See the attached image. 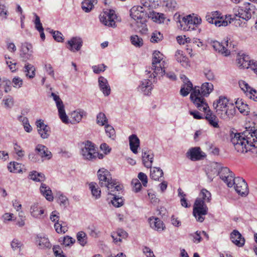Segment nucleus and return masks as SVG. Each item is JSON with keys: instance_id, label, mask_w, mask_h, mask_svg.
Segmentation results:
<instances>
[{"instance_id": "57", "label": "nucleus", "mask_w": 257, "mask_h": 257, "mask_svg": "<svg viewBox=\"0 0 257 257\" xmlns=\"http://www.w3.org/2000/svg\"><path fill=\"white\" fill-rule=\"evenodd\" d=\"M111 203L114 206L119 207L122 205L123 200L121 197H118L116 195H115L111 200Z\"/></svg>"}, {"instance_id": "38", "label": "nucleus", "mask_w": 257, "mask_h": 257, "mask_svg": "<svg viewBox=\"0 0 257 257\" xmlns=\"http://www.w3.org/2000/svg\"><path fill=\"white\" fill-rule=\"evenodd\" d=\"M10 81L7 79H2L0 78V98L3 95L4 93H7L11 90Z\"/></svg>"}, {"instance_id": "46", "label": "nucleus", "mask_w": 257, "mask_h": 257, "mask_svg": "<svg viewBox=\"0 0 257 257\" xmlns=\"http://www.w3.org/2000/svg\"><path fill=\"white\" fill-rule=\"evenodd\" d=\"M148 17H151L154 21L158 22L159 23H163L164 20V17L163 14L152 12L148 15Z\"/></svg>"}, {"instance_id": "3", "label": "nucleus", "mask_w": 257, "mask_h": 257, "mask_svg": "<svg viewBox=\"0 0 257 257\" xmlns=\"http://www.w3.org/2000/svg\"><path fill=\"white\" fill-rule=\"evenodd\" d=\"M130 16L134 20L131 25L136 27V31L145 33L148 31L146 22L148 15L144 7L140 6L133 7L130 10Z\"/></svg>"}, {"instance_id": "45", "label": "nucleus", "mask_w": 257, "mask_h": 257, "mask_svg": "<svg viewBox=\"0 0 257 257\" xmlns=\"http://www.w3.org/2000/svg\"><path fill=\"white\" fill-rule=\"evenodd\" d=\"M89 189L91 190L92 195L95 196L96 198H98L100 196L101 191L96 183L91 182L89 184Z\"/></svg>"}, {"instance_id": "19", "label": "nucleus", "mask_w": 257, "mask_h": 257, "mask_svg": "<svg viewBox=\"0 0 257 257\" xmlns=\"http://www.w3.org/2000/svg\"><path fill=\"white\" fill-rule=\"evenodd\" d=\"M36 124L38 132L43 139H47L50 135V127L44 124L43 120L39 119L36 121Z\"/></svg>"}, {"instance_id": "35", "label": "nucleus", "mask_w": 257, "mask_h": 257, "mask_svg": "<svg viewBox=\"0 0 257 257\" xmlns=\"http://www.w3.org/2000/svg\"><path fill=\"white\" fill-rule=\"evenodd\" d=\"M40 190L42 194L45 197L47 200L51 201L53 200V196L52 191L50 187L45 184L42 183L40 188Z\"/></svg>"}, {"instance_id": "1", "label": "nucleus", "mask_w": 257, "mask_h": 257, "mask_svg": "<svg viewBox=\"0 0 257 257\" xmlns=\"http://www.w3.org/2000/svg\"><path fill=\"white\" fill-rule=\"evenodd\" d=\"M231 136V142L235 149L242 153L251 151L257 153V132L252 128H246L241 134H234Z\"/></svg>"}, {"instance_id": "12", "label": "nucleus", "mask_w": 257, "mask_h": 257, "mask_svg": "<svg viewBox=\"0 0 257 257\" xmlns=\"http://www.w3.org/2000/svg\"><path fill=\"white\" fill-rule=\"evenodd\" d=\"M51 96L55 101L58 110L59 116L62 121L66 124L69 123V119L67 116L64 109V105L59 96L52 92Z\"/></svg>"}, {"instance_id": "32", "label": "nucleus", "mask_w": 257, "mask_h": 257, "mask_svg": "<svg viewBox=\"0 0 257 257\" xmlns=\"http://www.w3.org/2000/svg\"><path fill=\"white\" fill-rule=\"evenodd\" d=\"M31 215L35 218H39L41 215H42L44 210L42 208L39 206L38 203H35L32 204L30 207Z\"/></svg>"}, {"instance_id": "21", "label": "nucleus", "mask_w": 257, "mask_h": 257, "mask_svg": "<svg viewBox=\"0 0 257 257\" xmlns=\"http://www.w3.org/2000/svg\"><path fill=\"white\" fill-rule=\"evenodd\" d=\"M203 111L206 113L205 118L208 121L209 124L213 127L218 128L219 127V119L216 115L209 109V108L206 111Z\"/></svg>"}, {"instance_id": "5", "label": "nucleus", "mask_w": 257, "mask_h": 257, "mask_svg": "<svg viewBox=\"0 0 257 257\" xmlns=\"http://www.w3.org/2000/svg\"><path fill=\"white\" fill-rule=\"evenodd\" d=\"M99 184L101 187L107 188L108 193L113 196L116 195V192L121 190V186L115 180H112L108 171L102 168L97 172Z\"/></svg>"}, {"instance_id": "43", "label": "nucleus", "mask_w": 257, "mask_h": 257, "mask_svg": "<svg viewBox=\"0 0 257 257\" xmlns=\"http://www.w3.org/2000/svg\"><path fill=\"white\" fill-rule=\"evenodd\" d=\"M85 114V112L83 110L80 111H74L71 113V120L70 121V122L71 123H74L75 122H80L81 120L83 115H84Z\"/></svg>"}, {"instance_id": "29", "label": "nucleus", "mask_w": 257, "mask_h": 257, "mask_svg": "<svg viewBox=\"0 0 257 257\" xmlns=\"http://www.w3.org/2000/svg\"><path fill=\"white\" fill-rule=\"evenodd\" d=\"M154 155L150 151H144L142 152V159L144 166L148 168L152 167L153 162Z\"/></svg>"}, {"instance_id": "22", "label": "nucleus", "mask_w": 257, "mask_h": 257, "mask_svg": "<svg viewBox=\"0 0 257 257\" xmlns=\"http://www.w3.org/2000/svg\"><path fill=\"white\" fill-rule=\"evenodd\" d=\"M181 79L184 81V84L181 87L180 94L183 96H186L191 90L193 91V85L185 75H182Z\"/></svg>"}, {"instance_id": "48", "label": "nucleus", "mask_w": 257, "mask_h": 257, "mask_svg": "<svg viewBox=\"0 0 257 257\" xmlns=\"http://www.w3.org/2000/svg\"><path fill=\"white\" fill-rule=\"evenodd\" d=\"M3 104L6 109H11L14 104L13 98L11 96H8L3 100Z\"/></svg>"}, {"instance_id": "60", "label": "nucleus", "mask_w": 257, "mask_h": 257, "mask_svg": "<svg viewBox=\"0 0 257 257\" xmlns=\"http://www.w3.org/2000/svg\"><path fill=\"white\" fill-rule=\"evenodd\" d=\"M61 221L59 222H56L54 224V227L55 229V230L58 233H61L63 232L65 233L67 230L66 228L62 226V223H60Z\"/></svg>"}, {"instance_id": "23", "label": "nucleus", "mask_w": 257, "mask_h": 257, "mask_svg": "<svg viewBox=\"0 0 257 257\" xmlns=\"http://www.w3.org/2000/svg\"><path fill=\"white\" fill-rule=\"evenodd\" d=\"M230 239L236 245L241 247L245 243V239L237 230H233L230 234Z\"/></svg>"}, {"instance_id": "42", "label": "nucleus", "mask_w": 257, "mask_h": 257, "mask_svg": "<svg viewBox=\"0 0 257 257\" xmlns=\"http://www.w3.org/2000/svg\"><path fill=\"white\" fill-rule=\"evenodd\" d=\"M30 179L36 182H43L45 179V175L41 173H39L36 171H33L29 174Z\"/></svg>"}, {"instance_id": "61", "label": "nucleus", "mask_w": 257, "mask_h": 257, "mask_svg": "<svg viewBox=\"0 0 257 257\" xmlns=\"http://www.w3.org/2000/svg\"><path fill=\"white\" fill-rule=\"evenodd\" d=\"M142 251L146 257H156L153 250L147 246H143L142 247Z\"/></svg>"}, {"instance_id": "37", "label": "nucleus", "mask_w": 257, "mask_h": 257, "mask_svg": "<svg viewBox=\"0 0 257 257\" xmlns=\"http://www.w3.org/2000/svg\"><path fill=\"white\" fill-rule=\"evenodd\" d=\"M251 60L247 55L239 56L236 59V63L238 67L243 68H248Z\"/></svg>"}, {"instance_id": "55", "label": "nucleus", "mask_w": 257, "mask_h": 257, "mask_svg": "<svg viewBox=\"0 0 257 257\" xmlns=\"http://www.w3.org/2000/svg\"><path fill=\"white\" fill-rule=\"evenodd\" d=\"M163 35L158 31H155L152 35L151 41L153 43H158L163 39Z\"/></svg>"}, {"instance_id": "27", "label": "nucleus", "mask_w": 257, "mask_h": 257, "mask_svg": "<svg viewBox=\"0 0 257 257\" xmlns=\"http://www.w3.org/2000/svg\"><path fill=\"white\" fill-rule=\"evenodd\" d=\"M99 87L100 90L105 96H108L110 94V87L106 78L100 76L98 78Z\"/></svg>"}, {"instance_id": "44", "label": "nucleus", "mask_w": 257, "mask_h": 257, "mask_svg": "<svg viewBox=\"0 0 257 257\" xmlns=\"http://www.w3.org/2000/svg\"><path fill=\"white\" fill-rule=\"evenodd\" d=\"M8 170L12 173L22 172L21 164L16 162H10L8 166Z\"/></svg>"}, {"instance_id": "58", "label": "nucleus", "mask_w": 257, "mask_h": 257, "mask_svg": "<svg viewBox=\"0 0 257 257\" xmlns=\"http://www.w3.org/2000/svg\"><path fill=\"white\" fill-rule=\"evenodd\" d=\"M14 149L16 154L18 157L22 158L25 155V151L22 150L21 146L18 145L17 143L14 144Z\"/></svg>"}, {"instance_id": "15", "label": "nucleus", "mask_w": 257, "mask_h": 257, "mask_svg": "<svg viewBox=\"0 0 257 257\" xmlns=\"http://www.w3.org/2000/svg\"><path fill=\"white\" fill-rule=\"evenodd\" d=\"M220 178L223 180L228 187H232V181L234 179V174L227 167H222L218 172Z\"/></svg>"}, {"instance_id": "41", "label": "nucleus", "mask_w": 257, "mask_h": 257, "mask_svg": "<svg viewBox=\"0 0 257 257\" xmlns=\"http://www.w3.org/2000/svg\"><path fill=\"white\" fill-rule=\"evenodd\" d=\"M236 107L238 108L239 112L244 115L248 114L249 108L247 104L244 103L241 99H238L236 102Z\"/></svg>"}, {"instance_id": "34", "label": "nucleus", "mask_w": 257, "mask_h": 257, "mask_svg": "<svg viewBox=\"0 0 257 257\" xmlns=\"http://www.w3.org/2000/svg\"><path fill=\"white\" fill-rule=\"evenodd\" d=\"M36 69L34 66L30 63H26L23 68V71L27 77L32 79L35 76Z\"/></svg>"}, {"instance_id": "25", "label": "nucleus", "mask_w": 257, "mask_h": 257, "mask_svg": "<svg viewBox=\"0 0 257 257\" xmlns=\"http://www.w3.org/2000/svg\"><path fill=\"white\" fill-rule=\"evenodd\" d=\"M35 151L38 154V156L41 157L42 159H50L52 156L51 152L48 151L46 147L43 145H38L35 148Z\"/></svg>"}, {"instance_id": "63", "label": "nucleus", "mask_w": 257, "mask_h": 257, "mask_svg": "<svg viewBox=\"0 0 257 257\" xmlns=\"http://www.w3.org/2000/svg\"><path fill=\"white\" fill-rule=\"evenodd\" d=\"M138 177L141 181L143 186L146 187L148 183L147 176L145 173L140 172L139 173Z\"/></svg>"}, {"instance_id": "51", "label": "nucleus", "mask_w": 257, "mask_h": 257, "mask_svg": "<svg viewBox=\"0 0 257 257\" xmlns=\"http://www.w3.org/2000/svg\"><path fill=\"white\" fill-rule=\"evenodd\" d=\"M131 41L132 44L136 47H140L143 45V39L137 35L132 36Z\"/></svg>"}, {"instance_id": "9", "label": "nucleus", "mask_w": 257, "mask_h": 257, "mask_svg": "<svg viewBox=\"0 0 257 257\" xmlns=\"http://www.w3.org/2000/svg\"><path fill=\"white\" fill-rule=\"evenodd\" d=\"M206 20L210 24H214L216 26H226L228 24L227 20L224 19L218 11L207 13L205 16Z\"/></svg>"}, {"instance_id": "13", "label": "nucleus", "mask_w": 257, "mask_h": 257, "mask_svg": "<svg viewBox=\"0 0 257 257\" xmlns=\"http://www.w3.org/2000/svg\"><path fill=\"white\" fill-rule=\"evenodd\" d=\"M33 47L31 44L25 42L21 44L20 56L22 60L26 62L33 59Z\"/></svg>"}, {"instance_id": "31", "label": "nucleus", "mask_w": 257, "mask_h": 257, "mask_svg": "<svg viewBox=\"0 0 257 257\" xmlns=\"http://www.w3.org/2000/svg\"><path fill=\"white\" fill-rule=\"evenodd\" d=\"M130 146L131 151L134 154L138 153V148L140 146V140L136 135L129 137Z\"/></svg>"}, {"instance_id": "10", "label": "nucleus", "mask_w": 257, "mask_h": 257, "mask_svg": "<svg viewBox=\"0 0 257 257\" xmlns=\"http://www.w3.org/2000/svg\"><path fill=\"white\" fill-rule=\"evenodd\" d=\"M116 18L114 11L112 10H106L104 12L103 15L99 17L100 22L104 25L109 27H116L114 20Z\"/></svg>"}, {"instance_id": "54", "label": "nucleus", "mask_w": 257, "mask_h": 257, "mask_svg": "<svg viewBox=\"0 0 257 257\" xmlns=\"http://www.w3.org/2000/svg\"><path fill=\"white\" fill-rule=\"evenodd\" d=\"M23 243L17 239H14L11 242V246L13 250H21L23 246Z\"/></svg>"}, {"instance_id": "11", "label": "nucleus", "mask_w": 257, "mask_h": 257, "mask_svg": "<svg viewBox=\"0 0 257 257\" xmlns=\"http://www.w3.org/2000/svg\"><path fill=\"white\" fill-rule=\"evenodd\" d=\"M236 192L241 196H246L248 193L247 184L244 179L240 177L234 178L232 181Z\"/></svg>"}, {"instance_id": "24", "label": "nucleus", "mask_w": 257, "mask_h": 257, "mask_svg": "<svg viewBox=\"0 0 257 257\" xmlns=\"http://www.w3.org/2000/svg\"><path fill=\"white\" fill-rule=\"evenodd\" d=\"M149 221L151 228L158 231H163L165 228L163 222L157 217H150Z\"/></svg>"}, {"instance_id": "7", "label": "nucleus", "mask_w": 257, "mask_h": 257, "mask_svg": "<svg viewBox=\"0 0 257 257\" xmlns=\"http://www.w3.org/2000/svg\"><path fill=\"white\" fill-rule=\"evenodd\" d=\"M208 208L206 204L200 198H196L193 209V214L197 221L202 222L204 219V216L208 213Z\"/></svg>"}, {"instance_id": "30", "label": "nucleus", "mask_w": 257, "mask_h": 257, "mask_svg": "<svg viewBox=\"0 0 257 257\" xmlns=\"http://www.w3.org/2000/svg\"><path fill=\"white\" fill-rule=\"evenodd\" d=\"M139 88L145 95H148L153 89L152 82L148 79H144L141 81Z\"/></svg>"}, {"instance_id": "64", "label": "nucleus", "mask_w": 257, "mask_h": 257, "mask_svg": "<svg viewBox=\"0 0 257 257\" xmlns=\"http://www.w3.org/2000/svg\"><path fill=\"white\" fill-rule=\"evenodd\" d=\"M35 17V27L36 29L38 31H41L42 30H43V28L42 27V25L40 22V19L39 17L36 14H34Z\"/></svg>"}, {"instance_id": "40", "label": "nucleus", "mask_w": 257, "mask_h": 257, "mask_svg": "<svg viewBox=\"0 0 257 257\" xmlns=\"http://www.w3.org/2000/svg\"><path fill=\"white\" fill-rule=\"evenodd\" d=\"M97 3V0H84L82 2V9L86 13L90 12Z\"/></svg>"}, {"instance_id": "17", "label": "nucleus", "mask_w": 257, "mask_h": 257, "mask_svg": "<svg viewBox=\"0 0 257 257\" xmlns=\"http://www.w3.org/2000/svg\"><path fill=\"white\" fill-rule=\"evenodd\" d=\"M186 157L193 161L200 160L205 157L204 153L201 152L199 147L190 148L186 154Z\"/></svg>"}, {"instance_id": "62", "label": "nucleus", "mask_w": 257, "mask_h": 257, "mask_svg": "<svg viewBox=\"0 0 257 257\" xmlns=\"http://www.w3.org/2000/svg\"><path fill=\"white\" fill-rule=\"evenodd\" d=\"M53 37L55 40L58 42H62L64 40L63 36L61 32L59 31H52V32Z\"/></svg>"}, {"instance_id": "52", "label": "nucleus", "mask_w": 257, "mask_h": 257, "mask_svg": "<svg viewBox=\"0 0 257 257\" xmlns=\"http://www.w3.org/2000/svg\"><path fill=\"white\" fill-rule=\"evenodd\" d=\"M75 239L69 236L64 237L62 240L61 239H59V242H62L65 246L72 245L75 242Z\"/></svg>"}, {"instance_id": "16", "label": "nucleus", "mask_w": 257, "mask_h": 257, "mask_svg": "<svg viewBox=\"0 0 257 257\" xmlns=\"http://www.w3.org/2000/svg\"><path fill=\"white\" fill-rule=\"evenodd\" d=\"M211 45L215 51L224 56H227L230 55V51L228 48V41L224 43H220L217 41H213L211 42Z\"/></svg>"}, {"instance_id": "39", "label": "nucleus", "mask_w": 257, "mask_h": 257, "mask_svg": "<svg viewBox=\"0 0 257 257\" xmlns=\"http://www.w3.org/2000/svg\"><path fill=\"white\" fill-rule=\"evenodd\" d=\"M163 7L166 11L173 12L178 9V5L175 0H167L163 2Z\"/></svg>"}, {"instance_id": "50", "label": "nucleus", "mask_w": 257, "mask_h": 257, "mask_svg": "<svg viewBox=\"0 0 257 257\" xmlns=\"http://www.w3.org/2000/svg\"><path fill=\"white\" fill-rule=\"evenodd\" d=\"M96 122L97 123L101 126L105 125L107 122V119L104 113L102 112H99L96 117Z\"/></svg>"}, {"instance_id": "56", "label": "nucleus", "mask_w": 257, "mask_h": 257, "mask_svg": "<svg viewBox=\"0 0 257 257\" xmlns=\"http://www.w3.org/2000/svg\"><path fill=\"white\" fill-rule=\"evenodd\" d=\"M223 111L225 112L224 114L221 113V116L222 118L225 120H229L230 118H232L234 112V111L233 109H228L227 108Z\"/></svg>"}, {"instance_id": "49", "label": "nucleus", "mask_w": 257, "mask_h": 257, "mask_svg": "<svg viewBox=\"0 0 257 257\" xmlns=\"http://www.w3.org/2000/svg\"><path fill=\"white\" fill-rule=\"evenodd\" d=\"M200 196L201 197L200 198L203 201L205 202H210L211 198V195L210 192L207 190L205 189H203L201 190V192L200 193Z\"/></svg>"}, {"instance_id": "20", "label": "nucleus", "mask_w": 257, "mask_h": 257, "mask_svg": "<svg viewBox=\"0 0 257 257\" xmlns=\"http://www.w3.org/2000/svg\"><path fill=\"white\" fill-rule=\"evenodd\" d=\"M83 41L80 37H73L68 41L67 44L69 45L67 48L72 52L78 51L80 50L82 46Z\"/></svg>"}, {"instance_id": "59", "label": "nucleus", "mask_w": 257, "mask_h": 257, "mask_svg": "<svg viewBox=\"0 0 257 257\" xmlns=\"http://www.w3.org/2000/svg\"><path fill=\"white\" fill-rule=\"evenodd\" d=\"M53 250L56 257H66L59 245L53 246Z\"/></svg>"}, {"instance_id": "36", "label": "nucleus", "mask_w": 257, "mask_h": 257, "mask_svg": "<svg viewBox=\"0 0 257 257\" xmlns=\"http://www.w3.org/2000/svg\"><path fill=\"white\" fill-rule=\"evenodd\" d=\"M111 236L113 238V241L116 243L121 241L122 238H126L127 236V233L121 229H118L116 232H112Z\"/></svg>"}, {"instance_id": "2", "label": "nucleus", "mask_w": 257, "mask_h": 257, "mask_svg": "<svg viewBox=\"0 0 257 257\" xmlns=\"http://www.w3.org/2000/svg\"><path fill=\"white\" fill-rule=\"evenodd\" d=\"M213 85L211 83L205 82L201 87H195L190 94V99L197 108L200 111H205L209 108L208 104L203 97L208 96L213 91Z\"/></svg>"}, {"instance_id": "26", "label": "nucleus", "mask_w": 257, "mask_h": 257, "mask_svg": "<svg viewBox=\"0 0 257 257\" xmlns=\"http://www.w3.org/2000/svg\"><path fill=\"white\" fill-rule=\"evenodd\" d=\"M36 243L39 249H50L52 247V244L50 242L49 239L45 236L42 237L37 235L36 238Z\"/></svg>"}, {"instance_id": "14", "label": "nucleus", "mask_w": 257, "mask_h": 257, "mask_svg": "<svg viewBox=\"0 0 257 257\" xmlns=\"http://www.w3.org/2000/svg\"><path fill=\"white\" fill-rule=\"evenodd\" d=\"M183 21L186 26L184 29L187 31H192L196 29L201 23V19L196 17H192L190 15L183 18Z\"/></svg>"}, {"instance_id": "4", "label": "nucleus", "mask_w": 257, "mask_h": 257, "mask_svg": "<svg viewBox=\"0 0 257 257\" xmlns=\"http://www.w3.org/2000/svg\"><path fill=\"white\" fill-rule=\"evenodd\" d=\"M152 70H153L152 73L154 79L157 76L166 75L167 77L171 80H175L177 78L176 75L173 72L165 73V62L164 60V56L159 51H155L153 53Z\"/></svg>"}, {"instance_id": "18", "label": "nucleus", "mask_w": 257, "mask_h": 257, "mask_svg": "<svg viewBox=\"0 0 257 257\" xmlns=\"http://www.w3.org/2000/svg\"><path fill=\"white\" fill-rule=\"evenodd\" d=\"M214 108L218 114L225 110L228 107V99L225 96H220L213 104Z\"/></svg>"}, {"instance_id": "47", "label": "nucleus", "mask_w": 257, "mask_h": 257, "mask_svg": "<svg viewBox=\"0 0 257 257\" xmlns=\"http://www.w3.org/2000/svg\"><path fill=\"white\" fill-rule=\"evenodd\" d=\"M77 239L79 243L84 246L87 243V236L83 231H79L77 233Z\"/></svg>"}, {"instance_id": "6", "label": "nucleus", "mask_w": 257, "mask_h": 257, "mask_svg": "<svg viewBox=\"0 0 257 257\" xmlns=\"http://www.w3.org/2000/svg\"><path fill=\"white\" fill-rule=\"evenodd\" d=\"M233 15L244 20L248 21L251 18L257 17V9L252 4L246 3L241 6L236 7L233 10Z\"/></svg>"}, {"instance_id": "8", "label": "nucleus", "mask_w": 257, "mask_h": 257, "mask_svg": "<svg viewBox=\"0 0 257 257\" xmlns=\"http://www.w3.org/2000/svg\"><path fill=\"white\" fill-rule=\"evenodd\" d=\"M80 154L83 159L89 161L95 160V155H97L94 144L89 141L82 143Z\"/></svg>"}, {"instance_id": "28", "label": "nucleus", "mask_w": 257, "mask_h": 257, "mask_svg": "<svg viewBox=\"0 0 257 257\" xmlns=\"http://www.w3.org/2000/svg\"><path fill=\"white\" fill-rule=\"evenodd\" d=\"M176 60L179 62L182 66L187 68L190 66L188 58L184 55L182 51L178 50L175 55Z\"/></svg>"}, {"instance_id": "53", "label": "nucleus", "mask_w": 257, "mask_h": 257, "mask_svg": "<svg viewBox=\"0 0 257 257\" xmlns=\"http://www.w3.org/2000/svg\"><path fill=\"white\" fill-rule=\"evenodd\" d=\"M105 128L106 135L109 138L114 139L115 137V133L113 127L109 124H106L105 126Z\"/></svg>"}, {"instance_id": "33", "label": "nucleus", "mask_w": 257, "mask_h": 257, "mask_svg": "<svg viewBox=\"0 0 257 257\" xmlns=\"http://www.w3.org/2000/svg\"><path fill=\"white\" fill-rule=\"evenodd\" d=\"M163 171L160 168H151L150 177L152 179L156 181H161V178H163Z\"/></svg>"}]
</instances>
